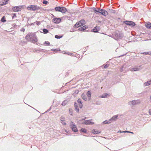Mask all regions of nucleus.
<instances>
[{
  "label": "nucleus",
  "mask_w": 151,
  "mask_h": 151,
  "mask_svg": "<svg viewBox=\"0 0 151 151\" xmlns=\"http://www.w3.org/2000/svg\"><path fill=\"white\" fill-rule=\"evenodd\" d=\"M26 39L29 41L35 43L37 42L38 40L36 35L32 33H29L26 36Z\"/></svg>",
  "instance_id": "obj_1"
},
{
  "label": "nucleus",
  "mask_w": 151,
  "mask_h": 151,
  "mask_svg": "<svg viewBox=\"0 0 151 151\" xmlns=\"http://www.w3.org/2000/svg\"><path fill=\"white\" fill-rule=\"evenodd\" d=\"M42 8L41 7L38 6L37 5H30L28 6V9L30 10L36 11Z\"/></svg>",
  "instance_id": "obj_2"
},
{
  "label": "nucleus",
  "mask_w": 151,
  "mask_h": 151,
  "mask_svg": "<svg viewBox=\"0 0 151 151\" xmlns=\"http://www.w3.org/2000/svg\"><path fill=\"white\" fill-rule=\"evenodd\" d=\"M85 24V21L84 20L82 19L77 22L74 26V28H77L81 26H82Z\"/></svg>",
  "instance_id": "obj_3"
},
{
  "label": "nucleus",
  "mask_w": 151,
  "mask_h": 151,
  "mask_svg": "<svg viewBox=\"0 0 151 151\" xmlns=\"http://www.w3.org/2000/svg\"><path fill=\"white\" fill-rule=\"evenodd\" d=\"M56 11L60 12L63 13H65L67 11L66 9L64 7L58 6L55 8Z\"/></svg>",
  "instance_id": "obj_4"
},
{
  "label": "nucleus",
  "mask_w": 151,
  "mask_h": 151,
  "mask_svg": "<svg viewBox=\"0 0 151 151\" xmlns=\"http://www.w3.org/2000/svg\"><path fill=\"white\" fill-rule=\"evenodd\" d=\"M70 127L72 130L74 132H76L78 131V129L76 126L73 122H71L70 124Z\"/></svg>",
  "instance_id": "obj_5"
},
{
  "label": "nucleus",
  "mask_w": 151,
  "mask_h": 151,
  "mask_svg": "<svg viewBox=\"0 0 151 151\" xmlns=\"http://www.w3.org/2000/svg\"><path fill=\"white\" fill-rule=\"evenodd\" d=\"M140 102L139 100H135L130 101L128 102V104L129 105H134L137 104H138Z\"/></svg>",
  "instance_id": "obj_6"
},
{
  "label": "nucleus",
  "mask_w": 151,
  "mask_h": 151,
  "mask_svg": "<svg viewBox=\"0 0 151 151\" xmlns=\"http://www.w3.org/2000/svg\"><path fill=\"white\" fill-rule=\"evenodd\" d=\"M124 22L126 24L131 27H133L135 25V23L131 21H124Z\"/></svg>",
  "instance_id": "obj_7"
},
{
  "label": "nucleus",
  "mask_w": 151,
  "mask_h": 151,
  "mask_svg": "<svg viewBox=\"0 0 151 151\" xmlns=\"http://www.w3.org/2000/svg\"><path fill=\"white\" fill-rule=\"evenodd\" d=\"M61 21V19L60 18H57L54 17L52 19V22L56 24L60 23Z\"/></svg>",
  "instance_id": "obj_8"
},
{
  "label": "nucleus",
  "mask_w": 151,
  "mask_h": 151,
  "mask_svg": "<svg viewBox=\"0 0 151 151\" xmlns=\"http://www.w3.org/2000/svg\"><path fill=\"white\" fill-rule=\"evenodd\" d=\"M61 123L62 124L64 125H65L66 124L65 122V117L62 116L60 118Z\"/></svg>",
  "instance_id": "obj_9"
},
{
  "label": "nucleus",
  "mask_w": 151,
  "mask_h": 151,
  "mask_svg": "<svg viewBox=\"0 0 151 151\" xmlns=\"http://www.w3.org/2000/svg\"><path fill=\"white\" fill-rule=\"evenodd\" d=\"M21 8L20 6H16L13 7L12 10L14 12H18L21 10Z\"/></svg>",
  "instance_id": "obj_10"
},
{
  "label": "nucleus",
  "mask_w": 151,
  "mask_h": 151,
  "mask_svg": "<svg viewBox=\"0 0 151 151\" xmlns=\"http://www.w3.org/2000/svg\"><path fill=\"white\" fill-rule=\"evenodd\" d=\"M82 124H93V122L90 121V120H86L83 122Z\"/></svg>",
  "instance_id": "obj_11"
},
{
  "label": "nucleus",
  "mask_w": 151,
  "mask_h": 151,
  "mask_svg": "<svg viewBox=\"0 0 151 151\" xmlns=\"http://www.w3.org/2000/svg\"><path fill=\"white\" fill-rule=\"evenodd\" d=\"M102 15L106 16L108 15L107 12L105 10L102 9L100 13Z\"/></svg>",
  "instance_id": "obj_12"
},
{
  "label": "nucleus",
  "mask_w": 151,
  "mask_h": 151,
  "mask_svg": "<svg viewBox=\"0 0 151 151\" xmlns=\"http://www.w3.org/2000/svg\"><path fill=\"white\" fill-rule=\"evenodd\" d=\"M151 84V80L148 81L147 82L143 84V86L144 87L148 86Z\"/></svg>",
  "instance_id": "obj_13"
},
{
  "label": "nucleus",
  "mask_w": 151,
  "mask_h": 151,
  "mask_svg": "<svg viewBox=\"0 0 151 151\" xmlns=\"http://www.w3.org/2000/svg\"><path fill=\"white\" fill-rule=\"evenodd\" d=\"M118 117V115H116L114 116L111 119L109 120V121L111 122V121H114L116 120Z\"/></svg>",
  "instance_id": "obj_14"
},
{
  "label": "nucleus",
  "mask_w": 151,
  "mask_h": 151,
  "mask_svg": "<svg viewBox=\"0 0 151 151\" xmlns=\"http://www.w3.org/2000/svg\"><path fill=\"white\" fill-rule=\"evenodd\" d=\"M139 70V68L137 67H134L131 68L130 69V70L132 71H138Z\"/></svg>",
  "instance_id": "obj_15"
},
{
  "label": "nucleus",
  "mask_w": 151,
  "mask_h": 151,
  "mask_svg": "<svg viewBox=\"0 0 151 151\" xmlns=\"http://www.w3.org/2000/svg\"><path fill=\"white\" fill-rule=\"evenodd\" d=\"M77 102L79 104L80 108H82L83 106V104L81 103V99H78L77 100Z\"/></svg>",
  "instance_id": "obj_16"
},
{
  "label": "nucleus",
  "mask_w": 151,
  "mask_h": 151,
  "mask_svg": "<svg viewBox=\"0 0 151 151\" xmlns=\"http://www.w3.org/2000/svg\"><path fill=\"white\" fill-rule=\"evenodd\" d=\"M87 26L86 25L84 26L83 27H81L78 30L81 31H84L85 30L86 28H87Z\"/></svg>",
  "instance_id": "obj_17"
},
{
  "label": "nucleus",
  "mask_w": 151,
  "mask_h": 151,
  "mask_svg": "<svg viewBox=\"0 0 151 151\" xmlns=\"http://www.w3.org/2000/svg\"><path fill=\"white\" fill-rule=\"evenodd\" d=\"M92 132L93 134H98L101 133V131L100 130H96L95 129H93L92 131Z\"/></svg>",
  "instance_id": "obj_18"
},
{
  "label": "nucleus",
  "mask_w": 151,
  "mask_h": 151,
  "mask_svg": "<svg viewBox=\"0 0 151 151\" xmlns=\"http://www.w3.org/2000/svg\"><path fill=\"white\" fill-rule=\"evenodd\" d=\"M91 92L90 91H88L87 93V95L88 96V97L89 99V100L91 99Z\"/></svg>",
  "instance_id": "obj_19"
},
{
  "label": "nucleus",
  "mask_w": 151,
  "mask_h": 151,
  "mask_svg": "<svg viewBox=\"0 0 151 151\" xmlns=\"http://www.w3.org/2000/svg\"><path fill=\"white\" fill-rule=\"evenodd\" d=\"M146 27L148 28H151V23H148L145 24Z\"/></svg>",
  "instance_id": "obj_20"
},
{
  "label": "nucleus",
  "mask_w": 151,
  "mask_h": 151,
  "mask_svg": "<svg viewBox=\"0 0 151 151\" xmlns=\"http://www.w3.org/2000/svg\"><path fill=\"white\" fill-rule=\"evenodd\" d=\"M8 1L9 0H3L2 2L3 4H1V5H3L6 4L7 3Z\"/></svg>",
  "instance_id": "obj_21"
},
{
  "label": "nucleus",
  "mask_w": 151,
  "mask_h": 151,
  "mask_svg": "<svg viewBox=\"0 0 151 151\" xmlns=\"http://www.w3.org/2000/svg\"><path fill=\"white\" fill-rule=\"evenodd\" d=\"M74 106L75 108V109L76 110V111L78 112L79 111V109L78 108V107L77 105V103H75L74 104Z\"/></svg>",
  "instance_id": "obj_22"
},
{
  "label": "nucleus",
  "mask_w": 151,
  "mask_h": 151,
  "mask_svg": "<svg viewBox=\"0 0 151 151\" xmlns=\"http://www.w3.org/2000/svg\"><path fill=\"white\" fill-rule=\"evenodd\" d=\"M82 99L85 101H86L87 100L86 96L85 94H83L82 95Z\"/></svg>",
  "instance_id": "obj_23"
},
{
  "label": "nucleus",
  "mask_w": 151,
  "mask_h": 151,
  "mask_svg": "<svg viewBox=\"0 0 151 151\" xmlns=\"http://www.w3.org/2000/svg\"><path fill=\"white\" fill-rule=\"evenodd\" d=\"M51 50L52 51H55V52H57V51H60V49L59 48H57V49H51Z\"/></svg>",
  "instance_id": "obj_24"
},
{
  "label": "nucleus",
  "mask_w": 151,
  "mask_h": 151,
  "mask_svg": "<svg viewBox=\"0 0 151 151\" xmlns=\"http://www.w3.org/2000/svg\"><path fill=\"white\" fill-rule=\"evenodd\" d=\"M145 54V55H151V52H145L144 53H142L141 54Z\"/></svg>",
  "instance_id": "obj_25"
},
{
  "label": "nucleus",
  "mask_w": 151,
  "mask_h": 151,
  "mask_svg": "<svg viewBox=\"0 0 151 151\" xmlns=\"http://www.w3.org/2000/svg\"><path fill=\"white\" fill-rule=\"evenodd\" d=\"M109 95L107 93H104L101 96V98H106L107 97V96H108Z\"/></svg>",
  "instance_id": "obj_26"
},
{
  "label": "nucleus",
  "mask_w": 151,
  "mask_h": 151,
  "mask_svg": "<svg viewBox=\"0 0 151 151\" xmlns=\"http://www.w3.org/2000/svg\"><path fill=\"white\" fill-rule=\"evenodd\" d=\"M1 21L3 22H6L5 17L4 16H3L1 18Z\"/></svg>",
  "instance_id": "obj_27"
},
{
  "label": "nucleus",
  "mask_w": 151,
  "mask_h": 151,
  "mask_svg": "<svg viewBox=\"0 0 151 151\" xmlns=\"http://www.w3.org/2000/svg\"><path fill=\"white\" fill-rule=\"evenodd\" d=\"M111 123V122L109 121H109L105 120L103 122V123L104 124H107L110 123Z\"/></svg>",
  "instance_id": "obj_28"
},
{
  "label": "nucleus",
  "mask_w": 151,
  "mask_h": 151,
  "mask_svg": "<svg viewBox=\"0 0 151 151\" xmlns=\"http://www.w3.org/2000/svg\"><path fill=\"white\" fill-rule=\"evenodd\" d=\"M81 132H83L86 133V132L87 130H86V129H85L82 128L81 129Z\"/></svg>",
  "instance_id": "obj_29"
},
{
  "label": "nucleus",
  "mask_w": 151,
  "mask_h": 151,
  "mask_svg": "<svg viewBox=\"0 0 151 151\" xmlns=\"http://www.w3.org/2000/svg\"><path fill=\"white\" fill-rule=\"evenodd\" d=\"M43 31L44 33L45 34L47 33L48 32V30L45 29H43Z\"/></svg>",
  "instance_id": "obj_30"
},
{
  "label": "nucleus",
  "mask_w": 151,
  "mask_h": 151,
  "mask_svg": "<svg viewBox=\"0 0 151 151\" xmlns=\"http://www.w3.org/2000/svg\"><path fill=\"white\" fill-rule=\"evenodd\" d=\"M67 102V101L66 100H65L62 102V105L63 106H65Z\"/></svg>",
  "instance_id": "obj_31"
},
{
  "label": "nucleus",
  "mask_w": 151,
  "mask_h": 151,
  "mask_svg": "<svg viewBox=\"0 0 151 151\" xmlns=\"http://www.w3.org/2000/svg\"><path fill=\"white\" fill-rule=\"evenodd\" d=\"M98 30L96 28V27L93 29V32H97Z\"/></svg>",
  "instance_id": "obj_32"
},
{
  "label": "nucleus",
  "mask_w": 151,
  "mask_h": 151,
  "mask_svg": "<svg viewBox=\"0 0 151 151\" xmlns=\"http://www.w3.org/2000/svg\"><path fill=\"white\" fill-rule=\"evenodd\" d=\"M62 52L63 53H65L66 54H68V55H72V53L70 52Z\"/></svg>",
  "instance_id": "obj_33"
},
{
  "label": "nucleus",
  "mask_w": 151,
  "mask_h": 151,
  "mask_svg": "<svg viewBox=\"0 0 151 151\" xmlns=\"http://www.w3.org/2000/svg\"><path fill=\"white\" fill-rule=\"evenodd\" d=\"M62 37L61 36H59L58 35H56L55 36V37L57 39H60Z\"/></svg>",
  "instance_id": "obj_34"
},
{
  "label": "nucleus",
  "mask_w": 151,
  "mask_h": 151,
  "mask_svg": "<svg viewBox=\"0 0 151 151\" xmlns=\"http://www.w3.org/2000/svg\"><path fill=\"white\" fill-rule=\"evenodd\" d=\"M109 11L113 13H115V11L112 9H110Z\"/></svg>",
  "instance_id": "obj_35"
},
{
  "label": "nucleus",
  "mask_w": 151,
  "mask_h": 151,
  "mask_svg": "<svg viewBox=\"0 0 151 151\" xmlns=\"http://www.w3.org/2000/svg\"><path fill=\"white\" fill-rule=\"evenodd\" d=\"M69 113L70 115H73V112L71 109H69Z\"/></svg>",
  "instance_id": "obj_36"
},
{
  "label": "nucleus",
  "mask_w": 151,
  "mask_h": 151,
  "mask_svg": "<svg viewBox=\"0 0 151 151\" xmlns=\"http://www.w3.org/2000/svg\"><path fill=\"white\" fill-rule=\"evenodd\" d=\"M102 9L98 8L97 9V12L101 13Z\"/></svg>",
  "instance_id": "obj_37"
},
{
  "label": "nucleus",
  "mask_w": 151,
  "mask_h": 151,
  "mask_svg": "<svg viewBox=\"0 0 151 151\" xmlns=\"http://www.w3.org/2000/svg\"><path fill=\"white\" fill-rule=\"evenodd\" d=\"M17 17L16 14H13L12 15V18L14 19V17Z\"/></svg>",
  "instance_id": "obj_38"
},
{
  "label": "nucleus",
  "mask_w": 151,
  "mask_h": 151,
  "mask_svg": "<svg viewBox=\"0 0 151 151\" xmlns=\"http://www.w3.org/2000/svg\"><path fill=\"white\" fill-rule=\"evenodd\" d=\"M109 65L108 64H107L106 65H105L104 66V68H106L109 67Z\"/></svg>",
  "instance_id": "obj_39"
},
{
  "label": "nucleus",
  "mask_w": 151,
  "mask_h": 151,
  "mask_svg": "<svg viewBox=\"0 0 151 151\" xmlns=\"http://www.w3.org/2000/svg\"><path fill=\"white\" fill-rule=\"evenodd\" d=\"M47 1H44L43 2V3L44 4H46L47 3Z\"/></svg>",
  "instance_id": "obj_40"
},
{
  "label": "nucleus",
  "mask_w": 151,
  "mask_h": 151,
  "mask_svg": "<svg viewBox=\"0 0 151 151\" xmlns=\"http://www.w3.org/2000/svg\"><path fill=\"white\" fill-rule=\"evenodd\" d=\"M45 44H46L49 45L50 44V42L48 41H45Z\"/></svg>",
  "instance_id": "obj_41"
},
{
  "label": "nucleus",
  "mask_w": 151,
  "mask_h": 151,
  "mask_svg": "<svg viewBox=\"0 0 151 151\" xmlns=\"http://www.w3.org/2000/svg\"><path fill=\"white\" fill-rule=\"evenodd\" d=\"M94 12L96 14L97 13V9H93Z\"/></svg>",
  "instance_id": "obj_42"
},
{
  "label": "nucleus",
  "mask_w": 151,
  "mask_h": 151,
  "mask_svg": "<svg viewBox=\"0 0 151 151\" xmlns=\"http://www.w3.org/2000/svg\"><path fill=\"white\" fill-rule=\"evenodd\" d=\"M20 31L22 32H24L25 31V29L24 28H22L21 29Z\"/></svg>",
  "instance_id": "obj_43"
},
{
  "label": "nucleus",
  "mask_w": 151,
  "mask_h": 151,
  "mask_svg": "<svg viewBox=\"0 0 151 151\" xmlns=\"http://www.w3.org/2000/svg\"><path fill=\"white\" fill-rule=\"evenodd\" d=\"M123 66H122V68H121V69H120V71L122 72L123 71Z\"/></svg>",
  "instance_id": "obj_44"
},
{
  "label": "nucleus",
  "mask_w": 151,
  "mask_h": 151,
  "mask_svg": "<svg viewBox=\"0 0 151 151\" xmlns=\"http://www.w3.org/2000/svg\"><path fill=\"white\" fill-rule=\"evenodd\" d=\"M125 132H127V133H131L132 134H134L133 132H129V131H127Z\"/></svg>",
  "instance_id": "obj_45"
},
{
  "label": "nucleus",
  "mask_w": 151,
  "mask_h": 151,
  "mask_svg": "<svg viewBox=\"0 0 151 151\" xmlns=\"http://www.w3.org/2000/svg\"><path fill=\"white\" fill-rule=\"evenodd\" d=\"M40 24V22H36V24L37 25H39Z\"/></svg>",
  "instance_id": "obj_46"
},
{
  "label": "nucleus",
  "mask_w": 151,
  "mask_h": 151,
  "mask_svg": "<svg viewBox=\"0 0 151 151\" xmlns=\"http://www.w3.org/2000/svg\"><path fill=\"white\" fill-rule=\"evenodd\" d=\"M149 114L151 115V109H150L149 111Z\"/></svg>",
  "instance_id": "obj_47"
},
{
  "label": "nucleus",
  "mask_w": 151,
  "mask_h": 151,
  "mask_svg": "<svg viewBox=\"0 0 151 151\" xmlns=\"http://www.w3.org/2000/svg\"><path fill=\"white\" fill-rule=\"evenodd\" d=\"M126 131H120V132L121 133H123V132L126 133V132H126Z\"/></svg>",
  "instance_id": "obj_48"
},
{
  "label": "nucleus",
  "mask_w": 151,
  "mask_h": 151,
  "mask_svg": "<svg viewBox=\"0 0 151 151\" xmlns=\"http://www.w3.org/2000/svg\"><path fill=\"white\" fill-rule=\"evenodd\" d=\"M14 26H17V25L15 24H14Z\"/></svg>",
  "instance_id": "obj_49"
}]
</instances>
